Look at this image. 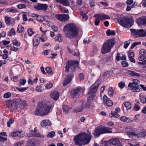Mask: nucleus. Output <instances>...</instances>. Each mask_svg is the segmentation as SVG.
<instances>
[{"label":"nucleus","instance_id":"c9c22d12","mask_svg":"<svg viewBox=\"0 0 146 146\" xmlns=\"http://www.w3.org/2000/svg\"><path fill=\"white\" fill-rule=\"evenodd\" d=\"M98 15H100L101 16L100 21L104 19H110V17L108 15L106 14H98Z\"/></svg>","mask_w":146,"mask_h":146},{"label":"nucleus","instance_id":"de8ad7c7","mask_svg":"<svg viewBox=\"0 0 146 146\" xmlns=\"http://www.w3.org/2000/svg\"><path fill=\"white\" fill-rule=\"evenodd\" d=\"M139 53L141 56H146V51L144 49L141 50Z\"/></svg>","mask_w":146,"mask_h":146},{"label":"nucleus","instance_id":"6e6552de","mask_svg":"<svg viewBox=\"0 0 146 146\" xmlns=\"http://www.w3.org/2000/svg\"><path fill=\"white\" fill-rule=\"evenodd\" d=\"M111 128L108 127H98L96 129L94 135L95 136H98L100 134L106 133H111L112 132L110 130Z\"/></svg>","mask_w":146,"mask_h":146},{"label":"nucleus","instance_id":"8fccbe9b","mask_svg":"<svg viewBox=\"0 0 146 146\" xmlns=\"http://www.w3.org/2000/svg\"><path fill=\"white\" fill-rule=\"evenodd\" d=\"M110 117H115L118 118L119 117V115L117 113V112H113L111 113L109 115Z\"/></svg>","mask_w":146,"mask_h":146},{"label":"nucleus","instance_id":"2f4dec72","mask_svg":"<svg viewBox=\"0 0 146 146\" xmlns=\"http://www.w3.org/2000/svg\"><path fill=\"white\" fill-rule=\"evenodd\" d=\"M35 141L33 139L29 140L27 142L26 146H35Z\"/></svg>","mask_w":146,"mask_h":146},{"label":"nucleus","instance_id":"c85d7f7f","mask_svg":"<svg viewBox=\"0 0 146 146\" xmlns=\"http://www.w3.org/2000/svg\"><path fill=\"white\" fill-rule=\"evenodd\" d=\"M56 1L65 6H68L70 4L69 1L67 0H56Z\"/></svg>","mask_w":146,"mask_h":146},{"label":"nucleus","instance_id":"f257e3e1","mask_svg":"<svg viewBox=\"0 0 146 146\" xmlns=\"http://www.w3.org/2000/svg\"><path fill=\"white\" fill-rule=\"evenodd\" d=\"M53 104L50 101H47L42 104L39 107L36 108L35 114L41 116H45L52 110Z\"/></svg>","mask_w":146,"mask_h":146},{"label":"nucleus","instance_id":"39448f33","mask_svg":"<svg viewBox=\"0 0 146 146\" xmlns=\"http://www.w3.org/2000/svg\"><path fill=\"white\" fill-rule=\"evenodd\" d=\"M78 64L79 62L77 61H68L66 64V72H68L70 70L72 72L75 71L76 68L79 67Z\"/></svg>","mask_w":146,"mask_h":146},{"label":"nucleus","instance_id":"3c124183","mask_svg":"<svg viewBox=\"0 0 146 146\" xmlns=\"http://www.w3.org/2000/svg\"><path fill=\"white\" fill-rule=\"evenodd\" d=\"M90 98H88L86 102H85V103H86L85 107H86V108H90V106L91 105L90 100Z\"/></svg>","mask_w":146,"mask_h":146},{"label":"nucleus","instance_id":"c03bdc74","mask_svg":"<svg viewBox=\"0 0 146 146\" xmlns=\"http://www.w3.org/2000/svg\"><path fill=\"white\" fill-rule=\"evenodd\" d=\"M40 38L41 41L43 42H45L47 39L46 36L44 34Z\"/></svg>","mask_w":146,"mask_h":146},{"label":"nucleus","instance_id":"4be33fe9","mask_svg":"<svg viewBox=\"0 0 146 146\" xmlns=\"http://www.w3.org/2000/svg\"><path fill=\"white\" fill-rule=\"evenodd\" d=\"M120 119L121 121L127 123H131L134 120V119L133 118L127 117L125 116H122Z\"/></svg>","mask_w":146,"mask_h":146},{"label":"nucleus","instance_id":"680f3d73","mask_svg":"<svg viewBox=\"0 0 146 146\" xmlns=\"http://www.w3.org/2000/svg\"><path fill=\"white\" fill-rule=\"evenodd\" d=\"M14 121L13 118H11L9 119V121L7 123V126L8 127L10 126L11 124L13 123Z\"/></svg>","mask_w":146,"mask_h":146},{"label":"nucleus","instance_id":"4c0bfd02","mask_svg":"<svg viewBox=\"0 0 146 146\" xmlns=\"http://www.w3.org/2000/svg\"><path fill=\"white\" fill-rule=\"evenodd\" d=\"M124 105L127 110H129L131 108V104L129 102H125L124 104Z\"/></svg>","mask_w":146,"mask_h":146},{"label":"nucleus","instance_id":"a878e982","mask_svg":"<svg viewBox=\"0 0 146 146\" xmlns=\"http://www.w3.org/2000/svg\"><path fill=\"white\" fill-rule=\"evenodd\" d=\"M40 39L39 36L38 35H36L34 38L33 44L34 46H37L40 43Z\"/></svg>","mask_w":146,"mask_h":146},{"label":"nucleus","instance_id":"4d7b16f0","mask_svg":"<svg viewBox=\"0 0 146 146\" xmlns=\"http://www.w3.org/2000/svg\"><path fill=\"white\" fill-rule=\"evenodd\" d=\"M5 22L7 25H9L10 24V19L8 17H5Z\"/></svg>","mask_w":146,"mask_h":146},{"label":"nucleus","instance_id":"0eeeda50","mask_svg":"<svg viewBox=\"0 0 146 146\" xmlns=\"http://www.w3.org/2000/svg\"><path fill=\"white\" fill-rule=\"evenodd\" d=\"M101 83V82L100 80H98L90 87V90L88 94L92 95V97L95 96L96 93L97 92L98 88Z\"/></svg>","mask_w":146,"mask_h":146},{"label":"nucleus","instance_id":"f3484780","mask_svg":"<svg viewBox=\"0 0 146 146\" xmlns=\"http://www.w3.org/2000/svg\"><path fill=\"white\" fill-rule=\"evenodd\" d=\"M48 5L46 4L38 3L34 7V8L37 10L46 11L48 8Z\"/></svg>","mask_w":146,"mask_h":146},{"label":"nucleus","instance_id":"ea45409f","mask_svg":"<svg viewBox=\"0 0 146 146\" xmlns=\"http://www.w3.org/2000/svg\"><path fill=\"white\" fill-rule=\"evenodd\" d=\"M55 133L54 131H50L47 135V137H48L52 138L55 136Z\"/></svg>","mask_w":146,"mask_h":146},{"label":"nucleus","instance_id":"4468645a","mask_svg":"<svg viewBox=\"0 0 146 146\" xmlns=\"http://www.w3.org/2000/svg\"><path fill=\"white\" fill-rule=\"evenodd\" d=\"M55 17L57 19L62 22H66L67 21L69 18L68 15L64 14H56Z\"/></svg>","mask_w":146,"mask_h":146},{"label":"nucleus","instance_id":"6ab92c4d","mask_svg":"<svg viewBox=\"0 0 146 146\" xmlns=\"http://www.w3.org/2000/svg\"><path fill=\"white\" fill-rule=\"evenodd\" d=\"M36 127H35L34 130H31L29 132L28 136L29 137H32L33 136H35L36 137H43V136L40 134L39 133H36Z\"/></svg>","mask_w":146,"mask_h":146},{"label":"nucleus","instance_id":"5701e85b","mask_svg":"<svg viewBox=\"0 0 146 146\" xmlns=\"http://www.w3.org/2000/svg\"><path fill=\"white\" fill-rule=\"evenodd\" d=\"M11 135L13 137L18 136L20 137H22L24 136V133L22 131H16L13 132Z\"/></svg>","mask_w":146,"mask_h":146},{"label":"nucleus","instance_id":"a211bd4d","mask_svg":"<svg viewBox=\"0 0 146 146\" xmlns=\"http://www.w3.org/2000/svg\"><path fill=\"white\" fill-rule=\"evenodd\" d=\"M125 74L127 76H130L132 77H140L141 76V74L137 73L134 71L128 70H125Z\"/></svg>","mask_w":146,"mask_h":146},{"label":"nucleus","instance_id":"a18cd8bd","mask_svg":"<svg viewBox=\"0 0 146 146\" xmlns=\"http://www.w3.org/2000/svg\"><path fill=\"white\" fill-rule=\"evenodd\" d=\"M80 14L82 18L86 20L88 19V17L85 12L83 11H80Z\"/></svg>","mask_w":146,"mask_h":146},{"label":"nucleus","instance_id":"b1692460","mask_svg":"<svg viewBox=\"0 0 146 146\" xmlns=\"http://www.w3.org/2000/svg\"><path fill=\"white\" fill-rule=\"evenodd\" d=\"M50 96L52 99L56 101L59 97V94L57 91L55 90L50 94Z\"/></svg>","mask_w":146,"mask_h":146},{"label":"nucleus","instance_id":"a19ab883","mask_svg":"<svg viewBox=\"0 0 146 146\" xmlns=\"http://www.w3.org/2000/svg\"><path fill=\"white\" fill-rule=\"evenodd\" d=\"M55 39L56 41H58L60 42L62 41V39L61 37V35H57L55 37Z\"/></svg>","mask_w":146,"mask_h":146},{"label":"nucleus","instance_id":"cd10ccee","mask_svg":"<svg viewBox=\"0 0 146 146\" xmlns=\"http://www.w3.org/2000/svg\"><path fill=\"white\" fill-rule=\"evenodd\" d=\"M133 82L131 83H129L128 85V86L131 88H133L136 87H137L138 86L137 82L139 81L136 79H133Z\"/></svg>","mask_w":146,"mask_h":146},{"label":"nucleus","instance_id":"ddd939ff","mask_svg":"<svg viewBox=\"0 0 146 146\" xmlns=\"http://www.w3.org/2000/svg\"><path fill=\"white\" fill-rule=\"evenodd\" d=\"M17 109H22L28 105L25 100L19 98L17 99Z\"/></svg>","mask_w":146,"mask_h":146},{"label":"nucleus","instance_id":"69168bd1","mask_svg":"<svg viewBox=\"0 0 146 146\" xmlns=\"http://www.w3.org/2000/svg\"><path fill=\"white\" fill-rule=\"evenodd\" d=\"M140 100V101L143 103H145L146 102V98L144 96L141 97Z\"/></svg>","mask_w":146,"mask_h":146},{"label":"nucleus","instance_id":"9d476101","mask_svg":"<svg viewBox=\"0 0 146 146\" xmlns=\"http://www.w3.org/2000/svg\"><path fill=\"white\" fill-rule=\"evenodd\" d=\"M17 99L16 100H9L5 102L4 104L9 109H17Z\"/></svg>","mask_w":146,"mask_h":146},{"label":"nucleus","instance_id":"72a5a7b5","mask_svg":"<svg viewBox=\"0 0 146 146\" xmlns=\"http://www.w3.org/2000/svg\"><path fill=\"white\" fill-rule=\"evenodd\" d=\"M137 135L139 137H143L146 136V131L145 130H143L142 132L138 133Z\"/></svg>","mask_w":146,"mask_h":146},{"label":"nucleus","instance_id":"603ef678","mask_svg":"<svg viewBox=\"0 0 146 146\" xmlns=\"http://www.w3.org/2000/svg\"><path fill=\"white\" fill-rule=\"evenodd\" d=\"M118 86L120 88L122 89L125 86V83L124 82H121L118 83Z\"/></svg>","mask_w":146,"mask_h":146},{"label":"nucleus","instance_id":"37998d69","mask_svg":"<svg viewBox=\"0 0 146 146\" xmlns=\"http://www.w3.org/2000/svg\"><path fill=\"white\" fill-rule=\"evenodd\" d=\"M24 141L17 142L13 144L14 146H21L24 144Z\"/></svg>","mask_w":146,"mask_h":146},{"label":"nucleus","instance_id":"1a4fd4ad","mask_svg":"<svg viewBox=\"0 0 146 146\" xmlns=\"http://www.w3.org/2000/svg\"><path fill=\"white\" fill-rule=\"evenodd\" d=\"M84 91V89L81 87H77L73 89L70 92L71 97L72 98H75L77 96L82 95Z\"/></svg>","mask_w":146,"mask_h":146},{"label":"nucleus","instance_id":"5fc2aeb1","mask_svg":"<svg viewBox=\"0 0 146 146\" xmlns=\"http://www.w3.org/2000/svg\"><path fill=\"white\" fill-rule=\"evenodd\" d=\"M15 33V29L13 28H12L10 30V31L9 34H8V36H11L13 35H14Z\"/></svg>","mask_w":146,"mask_h":146},{"label":"nucleus","instance_id":"f704fd0d","mask_svg":"<svg viewBox=\"0 0 146 146\" xmlns=\"http://www.w3.org/2000/svg\"><path fill=\"white\" fill-rule=\"evenodd\" d=\"M24 29L21 25H19L17 27V32L18 33H21L24 30Z\"/></svg>","mask_w":146,"mask_h":146},{"label":"nucleus","instance_id":"412c9836","mask_svg":"<svg viewBox=\"0 0 146 146\" xmlns=\"http://www.w3.org/2000/svg\"><path fill=\"white\" fill-rule=\"evenodd\" d=\"M103 102L106 104L107 106L109 107L112 106L113 104L112 101L108 100L107 96L105 95L103 97Z\"/></svg>","mask_w":146,"mask_h":146},{"label":"nucleus","instance_id":"6e6d98bb","mask_svg":"<svg viewBox=\"0 0 146 146\" xmlns=\"http://www.w3.org/2000/svg\"><path fill=\"white\" fill-rule=\"evenodd\" d=\"M11 96V94L10 92L6 93L4 95V98H8Z\"/></svg>","mask_w":146,"mask_h":146},{"label":"nucleus","instance_id":"f8f14e48","mask_svg":"<svg viewBox=\"0 0 146 146\" xmlns=\"http://www.w3.org/2000/svg\"><path fill=\"white\" fill-rule=\"evenodd\" d=\"M125 132L127 135L129 137L133 135H137V134L136 130L132 127H127L125 130Z\"/></svg>","mask_w":146,"mask_h":146},{"label":"nucleus","instance_id":"e433bc0d","mask_svg":"<svg viewBox=\"0 0 146 146\" xmlns=\"http://www.w3.org/2000/svg\"><path fill=\"white\" fill-rule=\"evenodd\" d=\"M38 92H40L44 90L43 88H42V86L41 85L37 86L35 89Z\"/></svg>","mask_w":146,"mask_h":146},{"label":"nucleus","instance_id":"774afa93","mask_svg":"<svg viewBox=\"0 0 146 146\" xmlns=\"http://www.w3.org/2000/svg\"><path fill=\"white\" fill-rule=\"evenodd\" d=\"M60 9L61 11L64 13H69L68 10L65 8H60Z\"/></svg>","mask_w":146,"mask_h":146},{"label":"nucleus","instance_id":"c756f323","mask_svg":"<svg viewBox=\"0 0 146 146\" xmlns=\"http://www.w3.org/2000/svg\"><path fill=\"white\" fill-rule=\"evenodd\" d=\"M94 17H95L96 18L94 21L95 25H98L100 20V17H101V16L100 15H98V14H96L94 16Z\"/></svg>","mask_w":146,"mask_h":146},{"label":"nucleus","instance_id":"49530a36","mask_svg":"<svg viewBox=\"0 0 146 146\" xmlns=\"http://www.w3.org/2000/svg\"><path fill=\"white\" fill-rule=\"evenodd\" d=\"M106 33L107 36L114 35L115 34V32L114 31H111L110 29L106 31Z\"/></svg>","mask_w":146,"mask_h":146},{"label":"nucleus","instance_id":"f03ea898","mask_svg":"<svg viewBox=\"0 0 146 146\" xmlns=\"http://www.w3.org/2000/svg\"><path fill=\"white\" fill-rule=\"evenodd\" d=\"M63 31L66 37L70 39L76 38L78 35V29L73 24L70 23L64 27Z\"/></svg>","mask_w":146,"mask_h":146},{"label":"nucleus","instance_id":"dca6fc26","mask_svg":"<svg viewBox=\"0 0 146 146\" xmlns=\"http://www.w3.org/2000/svg\"><path fill=\"white\" fill-rule=\"evenodd\" d=\"M74 76V75L72 74L68 75L66 77L63 82V85L64 86H66L69 84L72 81V78Z\"/></svg>","mask_w":146,"mask_h":146},{"label":"nucleus","instance_id":"2eb2a0df","mask_svg":"<svg viewBox=\"0 0 146 146\" xmlns=\"http://www.w3.org/2000/svg\"><path fill=\"white\" fill-rule=\"evenodd\" d=\"M85 102L83 101H81L79 103L78 106L76 107V109L73 110V111L75 112H81L83 111L84 108L85 107Z\"/></svg>","mask_w":146,"mask_h":146},{"label":"nucleus","instance_id":"7ed1b4c3","mask_svg":"<svg viewBox=\"0 0 146 146\" xmlns=\"http://www.w3.org/2000/svg\"><path fill=\"white\" fill-rule=\"evenodd\" d=\"M91 139L90 134L83 132L75 136L73 140L75 145L81 146L88 144Z\"/></svg>","mask_w":146,"mask_h":146},{"label":"nucleus","instance_id":"20e7f679","mask_svg":"<svg viewBox=\"0 0 146 146\" xmlns=\"http://www.w3.org/2000/svg\"><path fill=\"white\" fill-rule=\"evenodd\" d=\"M115 43L114 39L111 38L106 40L103 44L101 49L102 54H105L110 52L111 49Z\"/></svg>","mask_w":146,"mask_h":146},{"label":"nucleus","instance_id":"7c9ffc66","mask_svg":"<svg viewBox=\"0 0 146 146\" xmlns=\"http://www.w3.org/2000/svg\"><path fill=\"white\" fill-rule=\"evenodd\" d=\"M62 109L63 111L66 113L69 112V111L71 110V108L67 105H63L62 106Z\"/></svg>","mask_w":146,"mask_h":146},{"label":"nucleus","instance_id":"58836bf2","mask_svg":"<svg viewBox=\"0 0 146 146\" xmlns=\"http://www.w3.org/2000/svg\"><path fill=\"white\" fill-rule=\"evenodd\" d=\"M46 70L47 72L50 75H52L53 74L52 68L49 67H47L46 68Z\"/></svg>","mask_w":146,"mask_h":146},{"label":"nucleus","instance_id":"473e14b6","mask_svg":"<svg viewBox=\"0 0 146 146\" xmlns=\"http://www.w3.org/2000/svg\"><path fill=\"white\" fill-rule=\"evenodd\" d=\"M114 88L111 87H110L108 89V94L109 96L110 97L112 96L113 95V91Z\"/></svg>","mask_w":146,"mask_h":146},{"label":"nucleus","instance_id":"bf43d9fd","mask_svg":"<svg viewBox=\"0 0 146 146\" xmlns=\"http://www.w3.org/2000/svg\"><path fill=\"white\" fill-rule=\"evenodd\" d=\"M17 7L19 9H22L25 8L26 7V6L24 4H20L17 5Z\"/></svg>","mask_w":146,"mask_h":146},{"label":"nucleus","instance_id":"13d9d810","mask_svg":"<svg viewBox=\"0 0 146 146\" xmlns=\"http://www.w3.org/2000/svg\"><path fill=\"white\" fill-rule=\"evenodd\" d=\"M53 86V84L51 82L48 83L45 86L46 89H50Z\"/></svg>","mask_w":146,"mask_h":146},{"label":"nucleus","instance_id":"aec40b11","mask_svg":"<svg viewBox=\"0 0 146 146\" xmlns=\"http://www.w3.org/2000/svg\"><path fill=\"white\" fill-rule=\"evenodd\" d=\"M109 142L114 146H122L119 140L117 138L110 139Z\"/></svg>","mask_w":146,"mask_h":146},{"label":"nucleus","instance_id":"423d86ee","mask_svg":"<svg viewBox=\"0 0 146 146\" xmlns=\"http://www.w3.org/2000/svg\"><path fill=\"white\" fill-rule=\"evenodd\" d=\"M118 20L120 25L126 28L131 27L134 22L132 18L130 19H127L125 18H121L118 19Z\"/></svg>","mask_w":146,"mask_h":146},{"label":"nucleus","instance_id":"0e129e2a","mask_svg":"<svg viewBox=\"0 0 146 146\" xmlns=\"http://www.w3.org/2000/svg\"><path fill=\"white\" fill-rule=\"evenodd\" d=\"M27 12L23 13V20L24 21H26L27 20Z\"/></svg>","mask_w":146,"mask_h":146},{"label":"nucleus","instance_id":"393cba45","mask_svg":"<svg viewBox=\"0 0 146 146\" xmlns=\"http://www.w3.org/2000/svg\"><path fill=\"white\" fill-rule=\"evenodd\" d=\"M136 22L139 25H146V16L137 19Z\"/></svg>","mask_w":146,"mask_h":146},{"label":"nucleus","instance_id":"bb28decb","mask_svg":"<svg viewBox=\"0 0 146 146\" xmlns=\"http://www.w3.org/2000/svg\"><path fill=\"white\" fill-rule=\"evenodd\" d=\"M51 123L49 120L46 119L42 121L40 123V125L42 127H45L46 126H50Z\"/></svg>","mask_w":146,"mask_h":146},{"label":"nucleus","instance_id":"9b49d317","mask_svg":"<svg viewBox=\"0 0 146 146\" xmlns=\"http://www.w3.org/2000/svg\"><path fill=\"white\" fill-rule=\"evenodd\" d=\"M131 33L135 35H138L140 37L146 36V30L140 29L138 30L134 29H131Z\"/></svg>","mask_w":146,"mask_h":146},{"label":"nucleus","instance_id":"052dcab7","mask_svg":"<svg viewBox=\"0 0 146 146\" xmlns=\"http://www.w3.org/2000/svg\"><path fill=\"white\" fill-rule=\"evenodd\" d=\"M131 90L133 92H139L140 91V89L139 88V86L137 87L133 88L131 89Z\"/></svg>","mask_w":146,"mask_h":146},{"label":"nucleus","instance_id":"e2e57ef3","mask_svg":"<svg viewBox=\"0 0 146 146\" xmlns=\"http://www.w3.org/2000/svg\"><path fill=\"white\" fill-rule=\"evenodd\" d=\"M28 88V87L23 88H21L18 87H17L16 89L19 90V91L21 92H23L24 91L27 90Z\"/></svg>","mask_w":146,"mask_h":146},{"label":"nucleus","instance_id":"864d4df0","mask_svg":"<svg viewBox=\"0 0 146 146\" xmlns=\"http://www.w3.org/2000/svg\"><path fill=\"white\" fill-rule=\"evenodd\" d=\"M26 82V80L25 79H21L20 80L19 85L23 86L24 85Z\"/></svg>","mask_w":146,"mask_h":146},{"label":"nucleus","instance_id":"09e8293b","mask_svg":"<svg viewBox=\"0 0 146 146\" xmlns=\"http://www.w3.org/2000/svg\"><path fill=\"white\" fill-rule=\"evenodd\" d=\"M12 42L13 45H15L17 47L19 46L20 45V43L17 40H13Z\"/></svg>","mask_w":146,"mask_h":146},{"label":"nucleus","instance_id":"338daca9","mask_svg":"<svg viewBox=\"0 0 146 146\" xmlns=\"http://www.w3.org/2000/svg\"><path fill=\"white\" fill-rule=\"evenodd\" d=\"M10 50L11 51L16 52L19 50L18 48L15 47L14 46H11Z\"/></svg>","mask_w":146,"mask_h":146},{"label":"nucleus","instance_id":"79ce46f5","mask_svg":"<svg viewBox=\"0 0 146 146\" xmlns=\"http://www.w3.org/2000/svg\"><path fill=\"white\" fill-rule=\"evenodd\" d=\"M67 49L69 52L72 54L74 56H79V54L78 53L75 52L74 51L71 50L70 48H68Z\"/></svg>","mask_w":146,"mask_h":146}]
</instances>
